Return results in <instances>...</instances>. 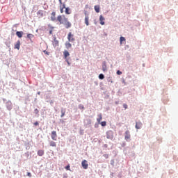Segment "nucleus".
<instances>
[{
  "instance_id": "obj_1",
  "label": "nucleus",
  "mask_w": 178,
  "mask_h": 178,
  "mask_svg": "<svg viewBox=\"0 0 178 178\" xmlns=\"http://www.w3.org/2000/svg\"><path fill=\"white\" fill-rule=\"evenodd\" d=\"M57 20L60 24H63L65 29H70V27H72V23L69 22V19H67L65 15H58Z\"/></svg>"
},
{
  "instance_id": "obj_2",
  "label": "nucleus",
  "mask_w": 178,
  "mask_h": 178,
  "mask_svg": "<svg viewBox=\"0 0 178 178\" xmlns=\"http://www.w3.org/2000/svg\"><path fill=\"white\" fill-rule=\"evenodd\" d=\"M67 1V0H58L60 12V13L65 12V15H70L72 13V10L69 7H66V4L65 3ZM63 9H65V11H64Z\"/></svg>"
},
{
  "instance_id": "obj_3",
  "label": "nucleus",
  "mask_w": 178,
  "mask_h": 178,
  "mask_svg": "<svg viewBox=\"0 0 178 178\" xmlns=\"http://www.w3.org/2000/svg\"><path fill=\"white\" fill-rule=\"evenodd\" d=\"M63 55L65 62H67L68 66H70V62L69 61V58H67V56H70V54L69 53V51H67V50H65L63 51Z\"/></svg>"
},
{
  "instance_id": "obj_4",
  "label": "nucleus",
  "mask_w": 178,
  "mask_h": 178,
  "mask_svg": "<svg viewBox=\"0 0 178 178\" xmlns=\"http://www.w3.org/2000/svg\"><path fill=\"white\" fill-rule=\"evenodd\" d=\"M67 40L70 42H73L74 41L76 40L74 38V35L72 33V32H70L67 35Z\"/></svg>"
},
{
  "instance_id": "obj_5",
  "label": "nucleus",
  "mask_w": 178,
  "mask_h": 178,
  "mask_svg": "<svg viewBox=\"0 0 178 178\" xmlns=\"http://www.w3.org/2000/svg\"><path fill=\"white\" fill-rule=\"evenodd\" d=\"M51 139L54 140V141H56L58 138V134H56V131H52L51 134Z\"/></svg>"
},
{
  "instance_id": "obj_6",
  "label": "nucleus",
  "mask_w": 178,
  "mask_h": 178,
  "mask_svg": "<svg viewBox=\"0 0 178 178\" xmlns=\"http://www.w3.org/2000/svg\"><path fill=\"white\" fill-rule=\"evenodd\" d=\"M106 138H108V140H112L113 138V132L112 131H107Z\"/></svg>"
},
{
  "instance_id": "obj_7",
  "label": "nucleus",
  "mask_w": 178,
  "mask_h": 178,
  "mask_svg": "<svg viewBox=\"0 0 178 178\" xmlns=\"http://www.w3.org/2000/svg\"><path fill=\"white\" fill-rule=\"evenodd\" d=\"M131 137V136L130 135V131H126L125 135H124V140H126V141H129L130 140Z\"/></svg>"
},
{
  "instance_id": "obj_8",
  "label": "nucleus",
  "mask_w": 178,
  "mask_h": 178,
  "mask_svg": "<svg viewBox=\"0 0 178 178\" xmlns=\"http://www.w3.org/2000/svg\"><path fill=\"white\" fill-rule=\"evenodd\" d=\"M50 19H51V22H56V13L55 11H53L51 13Z\"/></svg>"
},
{
  "instance_id": "obj_9",
  "label": "nucleus",
  "mask_w": 178,
  "mask_h": 178,
  "mask_svg": "<svg viewBox=\"0 0 178 178\" xmlns=\"http://www.w3.org/2000/svg\"><path fill=\"white\" fill-rule=\"evenodd\" d=\"M81 165L83 169H88V163L87 160H83L81 163Z\"/></svg>"
},
{
  "instance_id": "obj_10",
  "label": "nucleus",
  "mask_w": 178,
  "mask_h": 178,
  "mask_svg": "<svg viewBox=\"0 0 178 178\" xmlns=\"http://www.w3.org/2000/svg\"><path fill=\"white\" fill-rule=\"evenodd\" d=\"M99 22H100V24L102 26H104V24H105V18L104 17V16L100 15V17H99Z\"/></svg>"
},
{
  "instance_id": "obj_11",
  "label": "nucleus",
  "mask_w": 178,
  "mask_h": 178,
  "mask_svg": "<svg viewBox=\"0 0 178 178\" xmlns=\"http://www.w3.org/2000/svg\"><path fill=\"white\" fill-rule=\"evenodd\" d=\"M37 15L38 17H44V10H40L37 12Z\"/></svg>"
},
{
  "instance_id": "obj_12",
  "label": "nucleus",
  "mask_w": 178,
  "mask_h": 178,
  "mask_svg": "<svg viewBox=\"0 0 178 178\" xmlns=\"http://www.w3.org/2000/svg\"><path fill=\"white\" fill-rule=\"evenodd\" d=\"M135 127H136V129H141V127H143V123H141L140 122H136Z\"/></svg>"
},
{
  "instance_id": "obj_13",
  "label": "nucleus",
  "mask_w": 178,
  "mask_h": 178,
  "mask_svg": "<svg viewBox=\"0 0 178 178\" xmlns=\"http://www.w3.org/2000/svg\"><path fill=\"white\" fill-rule=\"evenodd\" d=\"M102 70L103 72H106L108 70V68L106 67V62H103L102 63Z\"/></svg>"
},
{
  "instance_id": "obj_14",
  "label": "nucleus",
  "mask_w": 178,
  "mask_h": 178,
  "mask_svg": "<svg viewBox=\"0 0 178 178\" xmlns=\"http://www.w3.org/2000/svg\"><path fill=\"white\" fill-rule=\"evenodd\" d=\"M23 31H17L16 32V35L18 36L19 38H22L23 37Z\"/></svg>"
},
{
  "instance_id": "obj_15",
  "label": "nucleus",
  "mask_w": 178,
  "mask_h": 178,
  "mask_svg": "<svg viewBox=\"0 0 178 178\" xmlns=\"http://www.w3.org/2000/svg\"><path fill=\"white\" fill-rule=\"evenodd\" d=\"M6 108L8 111H12V102H7Z\"/></svg>"
},
{
  "instance_id": "obj_16",
  "label": "nucleus",
  "mask_w": 178,
  "mask_h": 178,
  "mask_svg": "<svg viewBox=\"0 0 178 178\" xmlns=\"http://www.w3.org/2000/svg\"><path fill=\"white\" fill-rule=\"evenodd\" d=\"M15 49H20V40H18L15 44Z\"/></svg>"
},
{
  "instance_id": "obj_17",
  "label": "nucleus",
  "mask_w": 178,
  "mask_h": 178,
  "mask_svg": "<svg viewBox=\"0 0 178 178\" xmlns=\"http://www.w3.org/2000/svg\"><path fill=\"white\" fill-rule=\"evenodd\" d=\"M98 118H97V122L99 124L101 123V120H102V114H99L98 115Z\"/></svg>"
},
{
  "instance_id": "obj_18",
  "label": "nucleus",
  "mask_w": 178,
  "mask_h": 178,
  "mask_svg": "<svg viewBox=\"0 0 178 178\" xmlns=\"http://www.w3.org/2000/svg\"><path fill=\"white\" fill-rule=\"evenodd\" d=\"M53 45L54 47H58V45H59V41H58L56 39H54L53 42Z\"/></svg>"
},
{
  "instance_id": "obj_19",
  "label": "nucleus",
  "mask_w": 178,
  "mask_h": 178,
  "mask_svg": "<svg viewBox=\"0 0 178 178\" xmlns=\"http://www.w3.org/2000/svg\"><path fill=\"white\" fill-rule=\"evenodd\" d=\"M44 150H38V156H42V155H44Z\"/></svg>"
},
{
  "instance_id": "obj_20",
  "label": "nucleus",
  "mask_w": 178,
  "mask_h": 178,
  "mask_svg": "<svg viewBox=\"0 0 178 178\" xmlns=\"http://www.w3.org/2000/svg\"><path fill=\"white\" fill-rule=\"evenodd\" d=\"M85 24H86V26H89L90 25V23L88 22V16L86 15L85 17Z\"/></svg>"
},
{
  "instance_id": "obj_21",
  "label": "nucleus",
  "mask_w": 178,
  "mask_h": 178,
  "mask_svg": "<svg viewBox=\"0 0 178 178\" xmlns=\"http://www.w3.org/2000/svg\"><path fill=\"white\" fill-rule=\"evenodd\" d=\"M65 47H66V48H67V49H69V48H72V44H71L70 42H67L65 43Z\"/></svg>"
},
{
  "instance_id": "obj_22",
  "label": "nucleus",
  "mask_w": 178,
  "mask_h": 178,
  "mask_svg": "<svg viewBox=\"0 0 178 178\" xmlns=\"http://www.w3.org/2000/svg\"><path fill=\"white\" fill-rule=\"evenodd\" d=\"M49 145H50V147H56V143L55 142H54L53 140H51L49 142Z\"/></svg>"
},
{
  "instance_id": "obj_23",
  "label": "nucleus",
  "mask_w": 178,
  "mask_h": 178,
  "mask_svg": "<svg viewBox=\"0 0 178 178\" xmlns=\"http://www.w3.org/2000/svg\"><path fill=\"white\" fill-rule=\"evenodd\" d=\"M99 6H95V10L97 13H99Z\"/></svg>"
},
{
  "instance_id": "obj_24",
  "label": "nucleus",
  "mask_w": 178,
  "mask_h": 178,
  "mask_svg": "<svg viewBox=\"0 0 178 178\" xmlns=\"http://www.w3.org/2000/svg\"><path fill=\"white\" fill-rule=\"evenodd\" d=\"M27 38H29V40H31V38H34V35L31 33L27 34Z\"/></svg>"
},
{
  "instance_id": "obj_25",
  "label": "nucleus",
  "mask_w": 178,
  "mask_h": 178,
  "mask_svg": "<svg viewBox=\"0 0 178 178\" xmlns=\"http://www.w3.org/2000/svg\"><path fill=\"white\" fill-rule=\"evenodd\" d=\"M123 41H126V38H124V37H123V36H121L120 38V42L121 44H122Z\"/></svg>"
},
{
  "instance_id": "obj_26",
  "label": "nucleus",
  "mask_w": 178,
  "mask_h": 178,
  "mask_svg": "<svg viewBox=\"0 0 178 178\" xmlns=\"http://www.w3.org/2000/svg\"><path fill=\"white\" fill-rule=\"evenodd\" d=\"M99 79L100 80H104V79H105V76H104L103 74H100L99 75Z\"/></svg>"
},
{
  "instance_id": "obj_27",
  "label": "nucleus",
  "mask_w": 178,
  "mask_h": 178,
  "mask_svg": "<svg viewBox=\"0 0 178 178\" xmlns=\"http://www.w3.org/2000/svg\"><path fill=\"white\" fill-rule=\"evenodd\" d=\"M101 126H102L103 127H105V126H106V122L103 121L102 122H100Z\"/></svg>"
},
{
  "instance_id": "obj_28",
  "label": "nucleus",
  "mask_w": 178,
  "mask_h": 178,
  "mask_svg": "<svg viewBox=\"0 0 178 178\" xmlns=\"http://www.w3.org/2000/svg\"><path fill=\"white\" fill-rule=\"evenodd\" d=\"M48 29H49V30H54V27L52 26V25L49 24V25H48Z\"/></svg>"
},
{
  "instance_id": "obj_29",
  "label": "nucleus",
  "mask_w": 178,
  "mask_h": 178,
  "mask_svg": "<svg viewBox=\"0 0 178 178\" xmlns=\"http://www.w3.org/2000/svg\"><path fill=\"white\" fill-rule=\"evenodd\" d=\"M63 116H65V111L61 110V115H60V118H63Z\"/></svg>"
},
{
  "instance_id": "obj_30",
  "label": "nucleus",
  "mask_w": 178,
  "mask_h": 178,
  "mask_svg": "<svg viewBox=\"0 0 178 178\" xmlns=\"http://www.w3.org/2000/svg\"><path fill=\"white\" fill-rule=\"evenodd\" d=\"M103 156H104V158H105L106 159H108L109 158V154H104Z\"/></svg>"
},
{
  "instance_id": "obj_31",
  "label": "nucleus",
  "mask_w": 178,
  "mask_h": 178,
  "mask_svg": "<svg viewBox=\"0 0 178 178\" xmlns=\"http://www.w3.org/2000/svg\"><path fill=\"white\" fill-rule=\"evenodd\" d=\"M79 109H84V106H83V104H80V105L79 106Z\"/></svg>"
},
{
  "instance_id": "obj_32",
  "label": "nucleus",
  "mask_w": 178,
  "mask_h": 178,
  "mask_svg": "<svg viewBox=\"0 0 178 178\" xmlns=\"http://www.w3.org/2000/svg\"><path fill=\"white\" fill-rule=\"evenodd\" d=\"M66 170H70V165H68L65 167Z\"/></svg>"
},
{
  "instance_id": "obj_33",
  "label": "nucleus",
  "mask_w": 178,
  "mask_h": 178,
  "mask_svg": "<svg viewBox=\"0 0 178 178\" xmlns=\"http://www.w3.org/2000/svg\"><path fill=\"white\" fill-rule=\"evenodd\" d=\"M35 115H38L39 113V111H38V109L35 108V111H34Z\"/></svg>"
},
{
  "instance_id": "obj_34",
  "label": "nucleus",
  "mask_w": 178,
  "mask_h": 178,
  "mask_svg": "<svg viewBox=\"0 0 178 178\" xmlns=\"http://www.w3.org/2000/svg\"><path fill=\"white\" fill-rule=\"evenodd\" d=\"M117 74H118V76H120V74H122V72L121 71H117Z\"/></svg>"
},
{
  "instance_id": "obj_35",
  "label": "nucleus",
  "mask_w": 178,
  "mask_h": 178,
  "mask_svg": "<svg viewBox=\"0 0 178 178\" xmlns=\"http://www.w3.org/2000/svg\"><path fill=\"white\" fill-rule=\"evenodd\" d=\"M123 108H124V109H127V104H123Z\"/></svg>"
},
{
  "instance_id": "obj_36",
  "label": "nucleus",
  "mask_w": 178,
  "mask_h": 178,
  "mask_svg": "<svg viewBox=\"0 0 178 178\" xmlns=\"http://www.w3.org/2000/svg\"><path fill=\"white\" fill-rule=\"evenodd\" d=\"M27 176H29V177H31V173L28 172V173H27Z\"/></svg>"
},
{
  "instance_id": "obj_37",
  "label": "nucleus",
  "mask_w": 178,
  "mask_h": 178,
  "mask_svg": "<svg viewBox=\"0 0 178 178\" xmlns=\"http://www.w3.org/2000/svg\"><path fill=\"white\" fill-rule=\"evenodd\" d=\"M34 126H38V122H34Z\"/></svg>"
},
{
  "instance_id": "obj_38",
  "label": "nucleus",
  "mask_w": 178,
  "mask_h": 178,
  "mask_svg": "<svg viewBox=\"0 0 178 178\" xmlns=\"http://www.w3.org/2000/svg\"><path fill=\"white\" fill-rule=\"evenodd\" d=\"M52 31H54V30H52V29H50V31H49V34H52Z\"/></svg>"
},
{
  "instance_id": "obj_39",
  "label": "nucleus",
  "mask_w": 178,
  "mask_h": 178,
  "mask_svg": "<svg viewBox=\"0 0 178 178\" xmlns=\"http://www.w3.org/2000/svg\"><path fill=\"white\" fill-rule=\"evenodd\" d=\"M44 54H47L48 55V51H44Z\"/></svg>"
},
{
  "instance_id": "obj_40",
  "label": "nucleus",
  "mask_w": 178,
  "mask_h": 178,
  "mask_svg": "<svg viewBox=\"0 0 178 178\" xmlns=\"http://www.w3.org/2000/svg\"><path fill=\"white\" fill-rule=\"evenodd\" d=\"M85 15H87V13H86Z\"/></svg>"
}]
</instances>
